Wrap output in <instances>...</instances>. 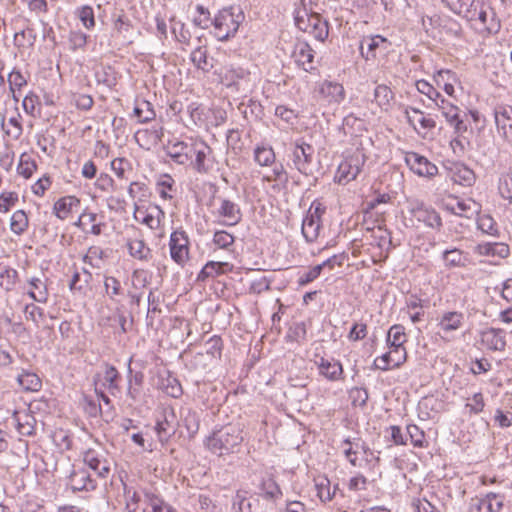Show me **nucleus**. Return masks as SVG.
<instances>
[{"label": "nucleus", "instance_id": "nucleus-1", "mask_svg": "<svg viewBox=\"0 0 512 512\" xmlns=\"http://www.w3.org/2000/svg\"><path fill=\"white\" fill-rule=\"evenodd\" d=\"M460 16L481 32L497 33L501 27L494 9L485 4L483 0H475L469 3V7L465 8Z\"/></svg>", "mask_w": 512, "mask_h": 512}, {"label": "nucleus", "instance_id": "nucleus-2", "mask_svg": "<svg viewBox=\"0 0 512 512\" xmlns=\"http://www.w3.org/2000/svg\"><path fill=\"white\" fill-rule=\"evenodd\" d=\"M244 20V14L239 7H225L218 12L211 24L214 26V34L220 41H225L234 36Z\"/></svg>", "mask_w": 512, "mask_h": 512}, {"label": "nucleus", "instance_id": "nucleus-3", "mask_svg": "<svg viewBox=\"0 0 512 512\" xmlns=\"http://www.w3.org/2000/svg\"><path fill=\"white\" fill-rule=\"evenodd\" d=\"M242 441L241 432L237 428L227 425L212 434L208 439L207 446L214 454L222 456L234 452Z\"/></svg>", "mask_w": 512, "mask_h": 512}, {"label": "nucleus", "instance_id": "nucleus-4", "mask_svg": "<svg viewBox=\"0 0 512 512\" xmlns=\"http://www.w3.org/2000/svg\"><path fill=\"white\" fill-rule=\"evenodd\" d=\"M95 391L100 393L102 398L108 402V398L104 395V391H108L111 395L116 396L120 393L121 376L118 370L109 364H105L102 370L94 375Z\"/></svg>", "mask_w": 512, "mask_h": 512}, {"label": "nucleus", "instance_id": "nucleus-5", "mask_svg": "<svg viewBox=\"0 0 512 512\" xmlns=\"http://www.w3.org/2000/svg\"><path fill=\"white\" fill-rule=\"evenodd\" d=\"M365 163V155L356 151L347 156L338 166L335 179L339 184H346L354 179L360 173Z\"/></svg>", "mask_w": 512, "mask_h": 512}, {"label": "nucleus", "instance_id": "nucleus-6", "mask_svg": "<svg viewBox=\"0 0 512 512\" xmlns=\"http://www.w3.org/2000/svg\"><path fill=\"white\" fill-rule=\"evenodd\" d=\"M190 240L183 229L173 231L169 239L170 256L180 266L189 260Z\"/></svg>", "mask_w": 512, "mask_h": 512}, {"label": "nucleus", "instance_id": "nucleus-7", "mask_svg": "<svg viewBox=\"0 0 512 512\" xmlns=\"http://www.w3.org/2000/svg\"><path fill=\"white\" fill-rule=\"evenodd\" d=\"M314 148L305 142L296 143L291 151V161L294 167L302 174L309 175L312 173L311 165L313 159Z\"/></svg>", "mask_w": 512, "mask_h": 512}, {"label": "nucleus", "instance_id": "nucleus-8", "mask_svg": "<svg viewBox=\"0 0 512 512\" xmlns=\"http://www.w3.org/2000/svg\"><path fill=\"white\" fill-rule=\"evenodd\" d=\"M495 124L498 133L510 145H512V106L497 105L494 108Z\"/></svg>", "mask_w": 512, "mask_h": 512}, {"label": "nucleus", "instance_id": "nucleus-9", "mask_svg": "<svg viewBox=\"0 0 512 512\" xmlns=\"http://www.w3.org/2000/svg\"><path fill=\"white\" fill-rule=\"evenodd\" d=\"M323 210L320 205L314 206L313 204L309 208L306 216L302 222V234L307 242H314L320 233L321 229V213Z\"/></svg>", "mask_w": 512, "mask_h": 512}, {"label": "nucleus", "instance_id": "nucleus-10", "mask_svg": "<svg viewBox=\"0 0 512 512\" xmlns=\"http://www.w3.org/2000/svg\"><path fill=\"white\" fill-rule=\"evenodd\" d=\"M504 497L496 493H488L484 497L472 498L469 512H500L503 508Z\"/></svg>", "mask_w": 512, "mask_h": 512}, {"label": "nucleus", "instance_id": "nucleus-11", "mask_svg": "<svg viewBox=\"0 0 512 512\" xmlns=\"http://www.w3.org/2000/svg\"><path fill=\"white\" fill-rule=\"evenodd\" d=\"M405 162L409 168L419 176L433 177L438 173V168L426 157L416 153L409 152L405 156Z\"/></svg>", "mask_w": 512, "mask_h": 512}, {"label": "nucleus", "instance_id": "nucleus-12", "mask_svg": "<svg viewBox=\"0 0 512 512\" xmlns=\"http://www.w3.org/2000/svg\"><path fill=\"white\" fill-rule=\"evenodd\" d=\"M167 156L180 165L187 164L193 157L194 145L183 141H169L165 147Z\"/></svg>", "mask_w": 512, "mask_h": 512}, {"label": "nucleus", "instance_id": "nucleus-13", "mask_svg": "<svg viewBox=\"0 0 512 512\" xmlns=\"http://www.w3.org/2000/svg\"><path fill=\"white\" fill-rule=\"evenodd\" d=\"M220 204L216 214L222 217L220 222L225 226H235L242 220V212L239 205L229 199H219Z\"/></svg>", "mask_w": 512, "mask_h": 512}, {"label": "nucleus", "instance_id": "nucleus-14", "mask_svg": "<svg viewBox=\"0 0 512 512\" xmlns=\"http://www.w3.org/2000/svg\"><path fill=\"white\" fill-rule=\"evenodd\" d=\"M292 58L297 66L304 71L311 72L314 69V50L306 41H297L292 52Z\"/></svg>", "mask_w": 512, "mask_h": 512}, {"label": "nucleus", "instance_id": "nucleus-15", "mask_svg": "<svg viewBox=\"0 0 512 512\" xmlns=\"http://www.w3.org/2000/svg\"><path fill=\"white\" fill-rule=\"evenodd\" d=\"M156 386L168 396L178 398L183 394L179 380L167 370L158 372Z\"/></svg>", "mask_w": 512, "mask_h": 512}, {"label": "nucleus", "instance_id": "nucleus-16", "mask_svg": "<svg viewBox=\"0 0 512 512\" xmlns=\"http://www.w3.org/2000/svg\"><path fill=\"white\" fill-rule=\"evenodd\" d=\"M389 46L390 42L380 35L364 37L360 43V53L368 61L375 59L377 49L382 48L386 51Z\"/></svg>", "mask_w": 512, "mask_h": 512}, {"label": "nucleus", "instance_id": "nucleus-17", "mask_svg": "<svg viewBox=\"0 0 512 512\" xmlns=\"http://www.w3.org/2000/svg\"><path fill=\"white\" fill-rule=\"evenodd\" d=\"M406 359L405 348H390V351L377 357L374 360V366L377 369L388 370L394 367H399Z\"/></svg>", "mask_w": 512, "mask_h": 512}, {"label": "nucleus", "instance_id": "nucleus-18", "mask_svg": "<svg viewBox=\"0 0 512 512\" xmlns=\"http://www.w3.org/2000/svg\"><path fill=\"white\" fill-rule=\"evenodd\" d=\"M481 343L489 350L503 351L506 346L505 332L502 329L489 328L481 332Z\"/></svg>", "mask_w": 512, "mask_h": 512}, {"label": "nucleus", "instance_id": "nucleus-19", "mask_svg": "<svg viewBox=\"0 0 512 512\" xmlns=\"http://www.w3.org/2000/svg\"><path fill=\"white\" fill-rule=\"evenodd\" d=\"M83 461L99 477L105 478L110 472L107 460L93 450L84 453Z\"/></svg>", "mask_w": 512, "mask_h": 512}, {"label": "nucleus", "instance_id": "nucleus-20", "mask_svg": "<svg viewBox=\"0 0 512 512\" xmlns=\"http://www.w3.org/2000/svg\"><path fill=\"white\" fill-rule=\"evenodd\" d=\"M162 217H164V212L159 206H154L147 210L137 208L135 211V219L150 229H157L160 226Z\"/></svg>", "mask_w": 512, "mask_h": 512}, {"label": "nucleus", "instance_id": "nucleus-21", "mask_svg": "<svg viewBox=\"0 0 512 512\" xmlns=\"http://www.w3.org/2000/svg\"><path fill=\"white\" fill-rule=\"evenodd\" d=\"M69 484L75 491L91 490L95 488V482L91 475L83 468L74 469L69 476Z\"/></svg>", "mask_w": 512, "mask_h": 512}, {"label": "nucleus", "instance_id": "nucleus-22", "mask_svg": "<svg viewBox=\"0 0 512 512\" xmlns=\"http://www.w3.org/2000/svg\"><path fill=\"white\" fill-rule=\"evenodd\" d=\"M316 364L319 373L330 381H336L340 379L343 373L341 363L334 359L329 360L321 357L320 360L316 362Z\"/></svg>", "mask_w": 512, "mask_h": 512}, {"label": "nucleus", "instance_id": "nucleus-23", "mask_svg": "<svg viewBox=\"0 0 512 512\" xmlns=\"http://www.w3.org/2000/svg\"><path fill=\"white\" fill-rule=\"evenodd\" d=\"M407 121L417 130V125L424 131L432 130L436 127V122L430 117H425L424 113L416 108L406 110Z\"/></svg>", "mask_w": 512, "mask_h": 512}, {"label": "nucleus", "instance_id": "nucleus-24", "mask_svg": "<svg viewBox=\"0 0 512 512\" xmlns=\"http://www.w3.org/2000/svg\"><path fill=\"white\" fill-rule=\"evenodd\" d=\"M319 93L328 102L339 103L344 99L345 91L341 84L331 81H325L320 85Z\"/></svg>", "mask_w": 512, "mask_h": 512}, {"label": "nucleus", "instance_id": "nucleus-25", "mask_svg": "<svg viewBox=\"0 0 512 512\" xmlns=\"http://www.w3.org/2000/svg\"><path fill=\"white\" fill-rule=\"evenodd\" d=\"M320 18V15L311 10V8L308 9H296L294 20L295 25L304 32H309L313 28V22L318 20Z\"/></svg>", "mask_w": 512, "mask_h": 512}, {"label": "nucleus", "instance_id": "nucleus-26", "mask_svg": "<svg viewBox=\"0 0 512 512\" xmlns=\"http://www.w3.org/2000/svg\"><path fill=\"white\" fill-rule=\"evenodd\" d=\"M79 205L80 200L76 196L69 195L57 200L54 204L53 210L59 219L64 220L72 212L73 208Z\"/></svg>", "mask_w": 512, "mask_h": 512}, {"label": "nucleus", "instance_id": "nucleus-27", "mask_svg": "<svg viewBox=\"0 0 512 512\" xmlns=\"http://www.w3.org/2000/svg\"><path fill=\"white\" fill-rule=\"evenodd\" d=\"M233 270V265L228 262L209 261L205 264L198 275L199 280L215 277Z\"/></svg>", "mask_w": 512, "mask_h": 512}, {"label": "nucleus", "instance_id": "nucleus-28", "mask_svg": "<svg viewBox=\"0 0 512 512\" xmlns=\"http://www.w3.org/2000/svg\"><path fill=\"white\" fill-rule=\"evenodd\" d=\"M464 316L461 312L457 311H449L445 312L439 323L438 326L440 329L445 333H450L452 331H455L459 329L463 324Z\"/></svg>", "mask_w": 512, "mask_h": 512}, {"label": "nucleus", "instance_id": "nucleus-29", "mask_svg": "<svg viewBox=\"0 0 512 512\" xmlns=\"http://www.w3.org/2000/svg\"><path fill=\"white\" fill-rule=\"evenodd\" d=\"M31 289L28 291L29 297L39 303H46L48 301V288L46 281L39 277H32L29 279Z\"/></svg>", "mask_w": 512, "mask_h": 512}, {"label": "nucleus", "instance_id": "nucleus-30", "mask_svg": "<svg viewBox=\"0 0 512 512\" xmlns=\"http://www.w3.org/2000/svg\"><path fill=\"white\" fill-rule=\"evenodd\" d=\"M192 63L203 72H209L213 67V58L208 57V52L205 47L195 48L190 56Z\"/></svg>", "mask_w": 512, "mask_h": 512}, {"label": "nucleus", "instance_id": "nucleus-31", "mask_svg": "<svg viewBox=\"0 0 512 512\" xmlns=\"http://www.w3.org/2000/svg\"><path fill=\"white\" fill-rule=\"evenodd\" d=\"M176 426H180V422L177 418H163L161 421H157L155 425V431L159 437V440L163 443L176 432Z\"/></svg>", "mask_w": 512, "mask_h": 512}, {"label": "nucleus", "instance_id": "nucleus-32", "mask_svg": "<svg viewBox=\"0 0 512 512\" xmlns=\"http://www.w3.org/2000/svg\"><path fill=\"white\" fill-rule=\"evenodd\" d=\"M17 381L25 391L36 392L42 387V381L39 376L33 372L24 371L18 375Z\"/></svg>", "mask_w": 512, "mask_h": 512}, {"label": "nucleus", "instance_id": "nucleus-33", "mask_svg": "<svg viewBox=\"0 0 512 512\" xmlns=\"http://www.w3.org/2000/svg\"><path fill=\"white\" fill-rule=\"evenodd\" d=\"M128 250L132 257L142 261H148L152 257L151 249L143 240L134 239L128 243Z\"/></svg>", "mask_w": 512, "mask_h": 512}, {"label": "nucleus", "instance_id": "nucleus-34", "mask_svg": "<svg viewBox=\"0 0 512 512\" xmlns=\"http://www.w3.org/2000/svg\"><path fill=\"white\" fill-rule=\"evenodd\" d=\"M450 209L455 215L471 218L474 214L478 213L479 205L475 201L468 199L457 201L456 205Z\"/></svg>", "mask_w": 512, "mask_h": 512}, {"label": "nucleus", "instance_id": "nucleus-35", "mask_svg": "<svg viewBox=\"0 0 512 512\" xmlns=\"http://www.w3.org/2000/svg\"><path fill=\"white\" fill-rule=\"evenodd\" d=\"M21 115L10 117L8 123H5V118H2L1 126L5 134L13 140H18L23 132L22 124L20 122Z\"/></svg>", "mask_w": 512, "mask_h": 512}, {"label": "nucleus", "instance_id": "nucleus-36", "mask_svg": "<svg viewBox=\"0 0 512 512\" xmlns=\"http://www.w3.org/2000/svg\"><path fill=\"white\" fill-rule=\"evenodd\" d=\"M133 113L140 123L150 122L156 116L152 104L145 100H142L136 104Z\"/></svg>", "mask_w": 512, "mask_h": 512}, {"label": "nucleus", "instance_id": "nucleus-37", "mask_svg": "<svg viewBox=\"0 0 512 512\" xmlns=\"http://www.w3.org/2000/svg\"><path fill=\"white\" fill-rule=\"evenodd\" d=\"M394 99V94L390 87L384 84L376 86L374 90V101L379 107L387 110L391 101Z\"/></svg>", "mask_w": 512, "mask_h": 512}, {"label": "nucleus", "instance_id": "nucleus-38", "mask_svg": "<svg viewBox=\"0 0 512 512\" xmlns=\"http://www.w3.org/2000/svg\"><path fill=\"white\" fill-rule=\"evenodd\" d=\"M18 279V272L16 269L9 266H0V286L6 291L14 289Z\"/></svg>", "mask_w": 512, "mask_h": 512}, {"label": "nucleus", "instance_id": "nucleus-39", "mask_svg": "<svg viewBox=\"0 0 512 512\" xmlns=\"http://www.w3.org/2000/svg\"><path fill=\"white\" fill-rule=\"evenodd\" d=\"M402 325H393L388 331L387 342L390 348H404L403 344L406 342V335Z\"/></svg>", "mask_w": 512, "mask_h": 512}, {"label": "nucleus", "instance_id": "nucleus-40", "mask_svg": "<svg viewBox=\"0 0 512 512\" xmlns=\"http://www.w3.org/2000/svg\"><path fill=\"white\" fill-rule=\"evenodd\" d=\"M478 252L482 255H498L505 258L509 255V247L503 243H486L477 247Z\"/></svg>", "mask_w": 512, "mask_h": 512}, {"label": "nucleus", "instance_id": "nucleus-41", "mask_svg": "<svg viewBox=\"0 0 512 512\" xmlns=\"http://www.w3.org/2000/svg\"><path fill=\"white\" fill-rule=\"evenodd\" d=\"M37 168L36 162L28 153H22L17 166V173L28 179L32 176Z\"/></svg>", "mask_w": 512, "mask_h": 512}, {"label": "nucleus", "instance_id": "nucleus-42", "mask_svg": "<svg viewBox=\"0 0 512 512\" xmlns=\"http://www.w3.org/2000/svg\"><path fill=\"white\" fill-rule=\"evenodd\" d=\"M212 242L219 249L232 251L231 247L235 242V237L225 230H217L214 232Z\"/></svg>", "mask_w": 512, "mask_h": 512}, {"label": "nucleus", "instance_id": "nucleus-43", "mask_svg": "<svg viewBox=\"0 0 512 512\" xmlns=\"http://www.w3.org/2000/svg\"><path fill=\"white\" fill-rule=\"evenodd\" d=\"M28 217L23 210H17L13 213L10 222V228L16 235H21L28 228Z\"/></svg>", "mask_w": 512, "mask_h": 512}, {"label": "nucleus", "instance_id": "nucleus-44", "mask_svg": "<svg viewBox=\"0 0 512 512\" xmlns=\"http://www.w3.org/2000/svg\"><path fill=\"white\" fill-rule=\"evenodd\" d=\"M12 425L19 434L31 436L35 433L37 421L36 418H12Z\"/></svg>", "mask_w": 512, "mask_h": 512}, {"label": "nucleus", "instance_id": "nucleus-45", "mask_svg": "<svg viewBox=\"0 0 512 512\" xmlns=\"http://www.w3.org/2000/svg\"><path fill=\"white\" fill-rule=\"evenodd\" d=\"M91 278H92V275L87 270H84V278L83 279L81 278L80 273L78 271H76L73 274V276L69 282V289L73 293L84 294L85 289L88 286V283Z\"/></svg>", "mask_w": 512, "mask_h": 512}, {"label": "nucleus", "instance_id": "nucleus-46", "mask_svg": "<svg viewBox=\"0 0 512 512\" xmlns=\"http://www.w3.org/2000/svg\"><path fill=\"white\" fill-rule=\"evenodd\" d=\"M418 220L423 221L431 228H440L442 220L440 215L433 209H419L417 211Z\"/></svg>", "mask_w": 512, "mask_h": 512}, {"label": "nucleus", "instance_id": "nucleus-47", "mask_svg": "<svg viewBox=\"0 0 512 512\" xmlns=\"http://www.w3.org/2000/svg\"><path fill=\"white\" fill-rule=\"evenodd\" d=\"M248 492L238 490L233 497L232 510L234 512H252V502L247 497Z\"/></svg>", "mask_w": 512, "mask_h": 512}, {"label": "nucleus", "instance_id": "nucleus-48", "mask_svg": "<svg viewBox=\"0 0 512 512\" xmlns=\"http://www.w3.org/2000/svg\"><path fill=\"white\" fill-rule=\"evenodd\" d=\"M254 159L261 166H269L275 162V153L271 147L259 146L254 151Z\"/></svg>", "mask_w": 512, "mask_h": 512}, {"label": "nucleus", "instance_id": "nucleus-49", "mask_svg": "<svg viewBox=\"0 0 512 512\" xmlns=\"http://www.w3.org/2000/svg\"><path fill=\"white\" fill-rule=\"evenodd\" d=\"M54 405L51 404L48 400L45 399H36L29 403L28 411L30 416H34L36 414L47 416L52 414V407Z\"/></svg>", "mask_w": 512, "mask_h": 512}, {"label": "nucleus", "instance_id": "nucleus-50", "mask_svg": "<svg viewBox=\"0 0 512 512\" xmlns=\"http://www.w3.org/2000/svg\"><path fill=\"white\" fill-rule=\"evenodd\" d=\"M443 260L447 267H460L464 266L466 258L461 250L454 248L443 252Z\"/></svg>", "mask_w": 512, "mask_h": 512}, {"label": "nucleus", "instance_id": "nucleus-51", "mask_svg": "<svg viewBox=\"0 0 512 512\" xmlns=\"http://www.w3.org/2000/svg\"><path fill=\"white\" fill-rule=\"evenodd\" d=\"M104 288L107 296L112 301H117L116 297L123 295V288L120 281L113 276H106L104 280Z\"/></svg>", "mask_w": 512, "mask_h": 512}, {"label": "nucleus", "instance_id": "nucleus-52", "mask_svg": "<svg viewBox=\"0 0 512 512\" xmlns=\"http://www.w3.org/2000/svg\"><path fill=\"white\" fill-rule=\"evenodd\" d=\"M209 150V147L205 146L202 149H197L196 145H194V152L193 156L195 155V160L192 161V159L189 161L193 165V168L198 173H206L208 171V168L205 165V160L207 157V151Z\"/></svg>", "mask_w": 512, "mask_h": 512}, {"label": "nucleus", "instance_id": "nucleus-53", "mask_svg": "<svg viewBox=\"0 0 512 512\" xmlns=\"http://www.w3.org/2000/svg\"><path fill=\"white\" fill-rule=\"evenodd\" d=\"M263 496L268 500H276L282 495V491L273 479L264 480L261 483Z\"/></svg>", "mask_w": 512, "mask_h": 512}, {"label": "nucleus", "instance_id": "nucleus-54", "mask_svg": "<svg viewBox=\"0 0 512 512\" xmlns=\"http://www.w3.org/2000/svg\"><path fill=\"white\" fill-rule=\"evenodd\" d=\"M436 106L441 110L442 115L445 117L446 121H453L457 119V115L459 114V108L443 97H441L436 103Z\"/></svg>", "mask_w": 512, "mask_h": 512}, {"label": "nucleus", "instance_id": "nucleus-55", "mask_svg": "<svg viewBox=\"0 0 512 512\" xmlns=\"http://www.w3.org/2000/svg\"><path fill=\"white\" fill-rule=\"evenodd\" d=\"M152 274L145 269H136L132 273V286L136 289L145 288L151 281Z\"/></svg>", "mask_w": 512, "mask_h": 512}, {"label": "nucleus", "instance_id": "nucleus-56", "mask_svg": "<svg viewBox=\"0 0 512 512\" xmlns=\"http://www.w3.org/2000/svg\"><path fill=\"white\" fill-rule=\"evenodd\" d=\"M8 83L10 92L14 93V90L20 91L21 88L27 85V79L19 70L13 69L8 75Z\"/></svg>", "mask_w": 512, "mask_h": 512}, {"label": "nucleus", "instance_id": "nucleus-57", "mask_svg": "<svg viewBox=\"0 0 512 512\" xmlns=\"http://www.w3.org/2000/svg\"><path fill=\"white\" fill-rule=\"evenodd\" d=\"M478 228L489 235H496L498 233L497 223L490 215H482L477 221Z\"/></svg>", "mask_w": 512, "mask_h": 512}, {"label": "nucleus", "instance_id": "nucleus-58", "mask_svg": "<svg viewBox=\"0 0 512 512\" xmlns=\"http://www.w3.org/2000/svg\"><path fill=\"white\" fill-rule=\"evenodd\" d=\"M416 88L421 94L427 96L434 103L442 97V95L425 80H418L416 82Z\"/></svg>", "mask_w": 512, "mask_h": 512}, {"label": "nucleus", "instance_id": "nucleus-59", "mask_svg": "<svg viewBox=\"0 0 512 512\" xmlns=\"http://www.w3.org/2000/svg\"><path fill=\"white\" fill-rule=\"evenodd\" d=\"M474 178V172L466 167L463 168V166H457L455 172L453 173L454 181L462 185H471L474 181Z\"/></svg>", "mask_w": 512, "mask_h": 512}, {"label": "nucleus", "instance_id": "nucleus-60", "mask_svg": "<svg viewBox=\"0 0 512 512\" xmlns=\"http://www.w3.org/2000/svg\"><path fill=\"white\" fill-rule=\"evenodd\" d=\"M77 15L82 24L91 29L95 26L94 10L91 6L84 5L77 10Z\"/></svg>", "mask_w": 512, "mask_h": 512}, {"label": "nucleus", "instance_id": "nucleus-61", "mask_svg": "<svg viewBox=\"0 0 512 512\" xmlns=\"http://www.w3.org/2000/svg\"><path fill=\"white\" fill-rule=\"evenodd\" d=\"M111 169L120 179L126 178V172L131 170V163L126 158H115L111 162Z\"/></svg>", "mask_w": 512, "mask_h": 512}, {"label": "nucleus", "instance_id": "nucleus-62", "mask_svg": "<svg viewBox=\"0 0 512 512\" xmlns=\"http://www.w3.org/2000/svg\"><path fill=\"white\" fill-rule=\"evenodd\" d=\"M318 41L323 42L329 34L328 23L323 21L321 17L313 22V28L309 31Z\"/></svg>", "mask_w": 512, "mask_h": 512}, {"label": "nucleus", "instance_id": "nucleus-63", "mask_svg": "<svg viewBox=\"0 0 512 512\" xmlns=\"http://www.w3.org/2000/svg\"><path fill=\"white\" fill-rule=\"evenodd\" d=\"M18 201L16 192H3L0 194V213H7Z\"/></svg>", "mask_w": 512, "mask_h": 512}, {"label": "nucleus", "instance_id": "nucleus-64", "mask_svg": "<svg viewBox=\"0 0 512 512\" xmlns=\"http://www.w3.org/2000/svg\"><path fill=\"white\" fill-rule=\"evenodd\" d=\"M222 347V339L218 336H213L206 342V353L212 357L220 358Z\"/></svg>", "mask_w": 512, "mask_h": 512}]
</instances>
